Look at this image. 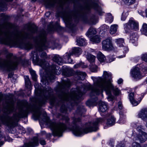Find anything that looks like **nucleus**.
Masks as SVG:
<instances>
[{
    "label": "nucleus",
    "instance_id": "1",
    "mask_svg": "<svg viewBox=\"0 0 147 147\" xmlns=\"http://www.w3.org/2000/svg\"><path fill=\"white\" fill-rule=\"evenodd\" d=\"M112 74L111 72L104 71L102 77H91V78L93 81V86L90 84L85 85L82 84V87H77L76 89H72L70 94L63 92V89L69 87L71 84L69 79H64L62 80V83L59 85L58 89V90L60 91V94L58 96L60 101L57 102V99L52 94V90L50 88V102L52 105L56 104L58 106L61 105V112L65 113L67 110L65 105V102L70 100H78L82 95L89 90L91 91L90 96L92 98L87 101L86 105L89 107L97 104L96 101L98 99L96 96L101 94L102 97H103V95L102 93L103 90L105 91L108 95V101H112L113 100L114 97L111 94V91L115 95H119L121 92L117 88L114 87L112 85Z\"/></svg>",
    "mask_w": 147,
    "mask_h": 147
},
{
    "label": "nucleus",
    "instance_id": "2",
    "mask_svg": "<svg viewBox=\"0 0 147 147\" xmlns=\"http://www.w3.org/2000/svg\"><path fill=\"white\" fill-rule=\"evenodd\" d=\"M46 32L44 31L37 38L36 42L39 45V51L32 52L30 55L33 63L39 65L45 71V74L41 80L43 84L45 86L48 85L55 78L54 74L59 75L61 72V69L58 66L54 65L49 66V63L45 61L44 59H39L38 56L39 51L46 49L49 47L48 43L46 41Z\"/></svg>",
    "mask_w": 147,
    "mask_h": 147
},
{
    "label": "nucleus",
    "instance_id": "3",
    "mask_svg": "<svg viewBox=\"0 0 147 147\" xmlns=\"http://www.w3.org/2000/svg\"><path fill=\"white\" fill-rule=\"evenodd\" d=\"M12 27V24L9 23L0 24V42L6 45H20L26 49H31L32 45L29 42L25 43L24 42L27 39H31L32 34L18 31L11 32L9 29Z\"/></svg>",
    "mask_w": 147,
    "mask_h": 147
},
{
    "label": "nucleus",
    "instance_id": "4",
    "mask_svg": "<svg viewBox=\"0 0 147 147\" xmlns=\"http://www.w3.org/2000/svg\"><path fill=\"white\" fill-rule=\"evenodd\" d=\"M9 100H5L6 107L4 111V113L0 116V120L3 123L7 126L13 127L16 124V123L21 118L26 117L29 109L26 107V110L21 109L17 114H15L12 117H10L8 115L12 112L14 109V103L13 96L10 95Z\"/></svg>",
    "mask_w": 147,
    "mask_h": 147
},
{
    "label": "nucleus",
    "instance_id": "5",
    "mask_svg": "<svg viewBox=\"0 0 147 147\" xmlns=\"http://www.w3.org/2000/svg\"><path fill=\"white\" fill-rule=\"evenodd\" d=\"M80 120L81 119L79 118H74L73 119V125L71 127H70L73 133L76 136H80L89 132L97 131L98 129V123L103 121V119H96L94 122L87 123L86 127L83 129L78 126L76 124L77 123L80 122Z\"/></svg>",
    "mask_w": 147,
    "mask_h": 147
},
{
    "label": "nucleus",
    "instance_id": "6",
    "mask_svg": "<svg viewBox=\"0 0 147 147\" xmlns=\"http://www.w3.org/2000/svg\"><path fill=\"white\" fill-rule=\"evenodd\" d=\"M43 121L50 127L53 134L55 136H61L67 128L66 125L64 123L60 122L56 123L51 121L46 115L45 116Z\"/></svg>",
    "mask_w": 147,
    "mask_h": 147
},
{
    "label": "nucleus",
    "instance_id": "7",
    "mask_svg": "<svg viewBox=\"0 0 147 147\" xmlns=\"http://www.w3.org/2000/svg\"><path fill=\"white\" fill-rule=\"evenodd\" d=\"M82 53L81 49L79 47H74L73 49L72 53H66L63 56V59L60 57L59 55H56L54 56L53 61L59 65H62L63 61L67 63L73 64L74 62L70 58L71 55L74 54L77 56H78Z\"/></svg>",
    "mask_w": 147,
    "mask_h": 147
},
{
    "label": "nucleus",
    "instance_id": "8",
    "mask_svg": "<svg viewBox=\"0 0 147 147\" xmlns=\"http://www.w3.org/2000/svg\"><path fill=\"white\" fill-rule=\"evenodd\" d=\"M12 53H8L6 59L0 62V69L3 70L10 71L15 69L18 63L17 61H12Z\"/></svg>",
    "mask_w": 147,
    "mask_h": 147
},
{
    "label": "nucleus",
    "instance_id": "9",
    "mask_svg": "<svg viewBox=\"0 0 147 147\" xmlns=\"http://www.w3.org/2000/svg\"><path fill=\"white\" fill-rule=\"evenodd\" d=\"M132 126L134 127H136L137 133L136 135H134L133 133L134 136L135 137L134 139V140H139L141 143L145 142L147 139V134L144 131V129L141 125H138V123H133L131 124Z\"/></svg>",
    "mask_w": 147,
    "mask_h": 147
},
{
    "label": "nucleus",
    "instance_id": "10",
    "mask_svg": "<svg viewBox=\"0 0 147 147\" xmlns=\"http://www.w3.org/2000/svg\"><path fill=\"white\" fill-rule=\"evenodd\" d=\"M123 27L126 33L129 32L132 30H137L139 29L138 23L134 18H131L127 23L123 24Z\"/></svg>",
    "mask_w": 147,
    "mask_h": 147
},
{
    "label": "nucleus",
    "instance_id": "11",
    "mask_svg": "<svg viewBox=\"0 0 147 147\" xmlns=\"http://www.w3.org/2000/svg\"><path fill=\"white\" fill-rule=\"evenodd\" d=\"M143 96L133 92L130 93L128 95L129 99L132 105L134 106L137 105L140 102Z\"/></svg>",
    "mask_w": 147,
    "mask_h": 147
},
{
    "label": "nucleus",
    "instance_id": "12",
    "mask_svg": "<svg viewBox=\"0 0 147 147\" xmlns=\"http://www.w3.org/2000/svg\"><path fill=\"white\" fill-rule=\"evenodd\" d=\"M76 17V15L75 13H67L63 17V19L66 24L67 26L71 29L74 27V25L72 23V18H75Z\"/></svg>",
    "mask_w": 147,
    "mask_h": 147
},
{
    "label": "nucleus",
    "instance_id": "13",
    "mask_svg": "<svg viewBox=\"0 0 147 147\" xmlns=\"http://www.w3.org/2000/svg\"><path fill=\"white\" fill-rule=\"evenodd\" d=\"M102 44V48L104 50H111L113 49L111 38L110 37L107 38L103 40Z\"/></svg>",
    "mask_w": 147,
    "mask_h": 147
},
{
    "label": "nucleus",
    "instance_id": "14",
    "mask_svg": "<svg viewBox=\"0 0 147 147\" xmlns=\"http://www.w3.org/2000/svg\"><path fill=\"white\" fill-rule=\"evenodd\" d=\"M131 76L134 79L138 80L141 78L144 75L141 73L138 67L133 68L131 72Z\"/></svg>",
    "mask_w": 147,
    "mask_h": 147
},
{
    "label": "nucleus",
    "instance_id": "15",
    "mask_svg": "<svg viewBox=\"0 0 147 147\" xmlns=\"http://www.w3.org/2000/svg\"><path fill=\"white\" fill-rule=\"evenodd\" d=\"M91 8H93L96 10L99 15H101L104 13V12L102 11L101 8L96 3L91 2L86 5V9H87L89 10Z\"/></svg>",
    "mask_w": 147,
    "mask_h": 147
},
{
    "label": "nucleus",
    "instance_id": "16",
    "mask_svg": "<svg viewBox=\"0 0 147 147\" xmlns=\"http://www.w3.org/2000/svg\"><path fill=\"white\" fill-rule=\"evenodd\" d=\"M30 110L33 112V119L34 120L39 119L41 114V111L40 107H34L30 109Z\"/></svg>",
    "mask_w": 147,
    "mask_h": 147
},
{
    "label": "nucleus",
    "instance_id": "17",
    "mask_svg": "<svg viewBox=\"0 0 147 147\" xmlns=\"http://www.w3.org/2000/svg\"><path fill=\"white\" fill-rule=\"evenodd\" d=\"M116 119L114 116L112 115H109L107 117V125L109 127L112 126L116 123Z\"/></svg>",
    "mask_w": 147,
    "mask_h": 147
},
{
    "label": "nucleus",
    "instance_id": "18",
    "mask_svg": "<svg viewBox=\"0 0 147 147\" xmlns=\"http://www.w3.org/2000/svg\"><path fill=\"white\" fill-rule=\"evenodd\" d=\"M138 117L144 120L147 119V108L142 109L139 112Z\"/></svg>",
    "mask_w": 147,
    "mask_h": 147
},
{
    "label": "nucleus",
    "instance_id": "19",
    "mask_svg": "<svg viewBox=\"0 0 147 147\" xmlns=\"http://www.w3.org/2000/svg\"><path fill=\"white\" fill-rule=\"evenodd\" d=\"M108 109L107 104L105 102L101 101L99 103V110L100 112H105Z\"/></svg>",
    "mask_w": 147,
    "mask_h": 147
},
{
    "label": "nucleus",
    "instance_id": "20",
    "mask_svg": "<svg viewBox=\"0 0 147 147\" xmlns=\"http://www.w3.org/2000/svg\"><path fill=\"white\" fill-rule=\"evenodd\" d=\"M85 54L86 56L87 59L90 63L91 64H94L96 58L93 55L88 53L86 54V53Z\"/></svg>",
    "mask_w": 147,
    "mask_h": 147
},
{
    "label": "nucleus",
    "instance_id": "21",
    "mask_svg": "<svg viewBox=\"0 0 147 147\" xmlns=\"http://www.w3.org/2000/svg\"><path fill=\"white\" fill-rule=\"evenodd\" d=\"M76 74L77 75V78L79 80H84L86 76V74L85 72L80 71H77Z\"/></svg>",
    "mask_w": 147,
    "mask_h": 147
},
{
    "label": "nucleus",
    "instance_id": "22",
    "mask_svg": "<svg viewBox=\"0 0 147 147\" xmlns=\"http://www.w3.org/2000/svg\"><path fill=\"white\" fill-rule=\"evenodd\" d=\"M76 42L78 45L80 46H84L86 45L85 39L81 37L77 38Z\"/></svg>",
    "mask_w": 147,
    "mask_h": 147
},
{
    "label": "nucleus",
    "instance_id": "23",
    "mask_svg": "<svg viewBox=\"0 0 147 147\" xmlns=\"http://www.w3.org/2000/svg\"><path fill=\"white\" fill-rule=\"evenodd\" d=\"M96 33V29L92 28H90L88 31L86 33V35L88 37H90L91 36L95 34Z\"/></svg>",
    "mask_w": 147,
    "mask_h": 147
},
{
    "label": "nucleus",
    "instance_id": "24",
    "mask_svg": "<svg viewBox=\"0 0 147 147\" xmlns=\"http://www.w3.org/2000/svg\"><path fill=\"white\" fill-rule=\"evenodd\" d=\"M24 79L26 87L30 90L31 87V84L29 76H25Z\"/></svg>",
    "mask_w": 147,
    "mask_h": 147
},
{
    "label": "nucleus",
    "instance_id": "25",
    "mask_svg": "<svg viewBox=\"0 0 147 147\" xmlns=\"http://www.w3.org/2000/svg\"><path fill=\"white\" fill-rule=\"evenodd\" d=\"M130 41L134 43L136 42L137 40V34L135 33H132L130 34Z\"/></svg>",
    "mask_w": 147,
    "mask_h": 147
},
{
    "label": "nucleus",
    "instance_id": "26",
    "mask_svg": "<svg viewBox=\"0 0 147 147\" xmlns=\"http://www.w3.org/2000/svg\"><path fill=\"white\" fill-rule=\"evenodd\" d=\"M115 42L117 45L120 47H123L124 44V39L122 38L115 39Z\"/></svg>",
    "mask_w": 147,
    "mask_h": 147
},
{
    "label": "nucleus",
    "instance_id": "27",
    "mask_svg": "<svg viewBox=\"0 0 147 147\" xmlns=\"http://www.w3.org/2000/svg\"><path fill=\"white\" fill-rule=\"evenodd\" d=\"M140 31L142 34L147 36V24L144 23L142 25Z\"/></svg>",
    "mask_w": 147,
    "mask_h": 147
},
{
    "label": "nucleus",
    "instance_id": "28",
    "mask_svg": "<svg viewBox=\"0 0 147 147\" xmlns=\"http://www.w3.org/2000/svg\"><path fill=\"white\" fill-rule=\"evenodd\" d=\"M118 27V25L114 24L112 25L110 27V33L111 34H115L116 31Z\"/></svg>",
    "mask_w": 147,
    "mask_h": 147
},
{
    "label": "nucleus",
    "instance_id": "29",
    "mask_svg": "<svg viewBox=\"0 0 147 147\" xmlns=\"http://www.w3.org/2000/svg\"><path fill=\"white\" fill-rule=\"evenodd\" d=\"M97 58L99 61L101 62H103L105 60H106V58L101 52L98 53L97 55Z\"/></svg>",
    "mask_w": 147,
    "mask_h": 147
},
{
    "label": "nucleus",
    "instance_id": "30",
    "mask_svg": "<svg viewBox=\"0 0 147 147\" xmlns=\"http://www.w3.org/2000/svg\"><path fill=\"white\" fill-rule=\"evenodd\" d=\"M113 17L111 13H108L106 17L105 21L107 23H111L113 21Z\"/></svg>",
    "mask_w": 147,
    "mask_h": 147
},
{
    "label": "nucleus",
    "instance_id": "31",
    "mask_svg": "<svg viewBox=\"0 0 147 147\" xmlns=\"http://www.w3.org/2000/svg\"><path fill=\"white\" fill-rule=\"evenodd\" d=\"M90 40L94 43H98L100 41V39L99 36L96 35L91 38Z\"/></svg>",
    "mask_w": 147,
    "mask_h": 147
},
{
    "label": "nucleus",
    "instance_id": "32",
    "mask_svg": "<svg viewBox=\"0 0 147 147\" xmlns=\"http://www.w3.org/2000/svg\"><path fill=\"white\" fill-rule=\"evenodd\" d=\"M125 116L122 115H120V118L117 121L118 123L120 124H124L125 121Z\"/></svg>",
    "mask_w": 147,
    "mask_h": 147
},
{
    "label": "nucleus",
    "instance_id": "33",
    "mask_svg": "<svg viewBox=\"0 0 147 147\" xmlns=\"http://www.w3.org/2000/svg\"><path fill=\"white\" fill-rule=\"evenodd\" d=\"M74 68L75 69L78 68L80 67H81L82 68L86 67L87 66L84 65V63L83 62H81L80 63H77L74 65Z\"/></svg>",
    "mask_w": 147,
    "mask_h": 147
},
{
    "label": "nucleus",
    "instance_id": "34",
    "mask_svg": "<svg viewBox=\"0 0 147 147\" xmlns=\"http://www.w3.org/2000/svg\"><path fill=\"white\" fill-rule=\"evenodd\" d=\"M97 22V19L95 17H94L91 18L90 20L87 22L90 24H95Z\"/></svg>",
    "mask_w": 147,
    "mask_h": 147
},
{
    "label": "nucleus",
    "instance_id": "35",
    "mask_svg": "<svg viewBox=\"0 0 147 147\" xmlns=\"http://www.w3.org/2000/svg\"><path fill=\"white\" fill-rule=\"evenodd\" d=\"M115 57L111 55L108 56L106 58V61L108 62H111L114 61Z\"/></svg>",
    "mask_w": 147,
    "mask_h": 147
},
{
    "label": "nucleus",
    "instance_id": "36",
    "mask_svg": "<svg viewBox=\"0 0 147 147\" xmlns=\"http://www.w3.org/2000/svg\"><path fill=\"white\" fill-rule=\"evenodd\" d=\"M62 74L63 75L67 76H71L70 71L67 69L63 70L62 72Z\"/></svg>",
    "mask_w": 147,
    "mask_h": 147
},
{
    "label": "nucleus",
    "instance_id": "37",
    "mask_svg": "<svg viewBox=\"0 0 147 147\" xmlns=\"http://www.w3.org/2000/svg\"><path fill=\"white\" fill-rule=\"evenodd\" d=\"M37 27L35 26H31L29 27V31L31 33H34L36 32L37 30Z\"/></svg>",
    "mask_w": 147,
    "mask_h": 147
},
{
    "label": "nucleus",
    "instance_id": "38",
    "mask_svg": "<svg viewBox=\"0 0 147 147\" xmlns=\"http://www.w3.org/2000/svg\"><path fill=\"white\" fill-rule=\"evenodd\" d=\"M90 69L93 72H96L97 71V67L94 64H91Z\"/></svg>",
    "mask_w": 147,
    "mask_h": 147
},
{
    "label": "nucleus",
    "instance_id": "39",
    "mask_svg": "<svg viewBox=\"0 0 147 147\" xmlns=\"http://www.w3.org/2000/svg\"><path fill=\"white\" fill-rule=\"evenodd\" d=\"M30 72L32 79L34 81H36L37 78V75L35 73V71L33 70H30Z\"/></svg>",
    "mask_w": 147,
    "mask_h": 147
},
{
    "label": "nucleus",
    "instance_id": "40",
    "mask_svg": "<svg viewBox=\"0 0 147 147\" xmlns=\"http://www.w3.org/2000/svg\"><path fill=\"white\" fill-rule=\"evenodd\" d=\"M141 59L142 60L147 63V53L142 54L141 55Z\"/></svg>",
    "mask_w": 147,
    "mask_h": 147
},
{
    "label": "nucleus",
    "instance_id": "41",
    "mask_svg": "<svg viewBox=\"0 0 147 147\" xmlns=\"http://www.w3.org/2000/svg\"><path fill=\"white\" fill-rule=\"evenodd\" d=\"M123 1L125 4L129 5L134 3L135 0H123Z\"/></svg>",
    "mask_w": 147,
    "mask_h": 147
},
{
    "label": "nucleus",
    "instance_id": "42",
    "mask_svg": "<svg viewBox=\"0 0 147 147\" xmlns=\"http://www.w3.org/2000/svg\"><path fill=\"white\" fill-rule=\"evenodd\" d=\"M84 111H85V110L83 106H81L80 108H78L77 110V111L80 114Z\"/></svg>",
    "mask_w": 147,
    "mask_h": 147
},
{
    "label": "nucleus",
    "instance_id": "43",
    "mask_svg": "<svg viewBox=\"0 0 147 147\" xmlns=\"http://www.w3.org/2000/svg\"><path fill=\"white\" fill-rule=\"evenodd\" d=\"M62 119L65 120L66 123H68V121L69 120V119L68 117L67 116H62Z\"/></svg>",
    "mask_w": 147,
    "mask_h": 147
},
{
    "label": "nucleus",
    "instance_id": "44",
    "mask_svg": "<svg viewBox=\"0 0 147 147\" xmlns=\"http://www.w3.org/2000/svg\"><path fill=\"white\" fill-rule=\"evenodd\" d=\"M6 5L5 4H1L0 5V8L1 11H4L6 10Z\"/></svg>",
    "mask_w": 147,
    "mask_h": 147
},
{
    "label": "nucleus",
    "instance_id": "45",
    "mask_svg": "<svg viewBox=\"0 0 147 147\" xmlns=\"http://www.w3.org/2000/svg\"><path fill=\"white\" fill-rule=\"evenodd\" d=\"M132 147H141L140 144L138 143L134 142L132 144Z\"/></svg>",
    "mask_w": 147,
    "mask_h": 147
},
{
    "label": "nucleus",
    "instance_id": "46",
    "mask_svg": "<svg viewBox=\"0 0 147 147\" xmlns=\"http://www.w3.org/2000/svg\"><path fill=\"white\" fill-rule=\"evenodd\" d=\"M127 17V16H126V14L125 13H123L121 17V20L123 21H125Z\"/></svg>",
    "mask_w": 147,
    "mask_h": 147
},
{
    "label": "nucleus",
    "instance_id": "47",
    "mask_svg": "<svg viewBox=\"0 0 147 147\" xmlns=\"http://www.w3.org/2000/svg\"><path fill=\"white\" fill-rule=\"evenodd\" d=\"M40 144L42 145H45L46 142L45 140L43 139H41L39 140Z\"/></svg>",
    "mask_w": 147,
    "mask_h": 147
},
{
    "label": "nucleus",
    "instance_id": "48",
    "mask_svg": "<svg viewBox=\"0 0 147 147\" xmlns=\"http://www.w3.org/2000/svg\"><path fill=\"white\" fill-rule=\"evenodd\" d=\"M142 71L144 73V74H147V65L146 66L142 67Z\"/></svg>",
    "mask_w": 147,
    "mask_h": 147
},
{
    "label": "nucleus",
    "instance_id": "49",
    "mask_svg": "<svg viewBox=\"0 0 147 147\" xmlns=\"http://www.w3.org/2000/svg\"><path fill=\"white\" fill-rule=\"evenodd\" d=\"M46 54L45 52H43L40 55L41 58H45L46 57Z\"/></svg>",
    "mask_w": 147,
    "mask_h": 147
},
{
    "label": "nucleus",
    "instance_id": "50",
    "mask_svg": "<svg viewBox=\"0 0 147 147\" xmlns=\"http://www.w3.org/2000/svg\"><path fill=\"white\" fill-rule=\"evenodd\" d=\"M118 108L120 109H122V103L121 102H119L118 103Z\"/></svg>",
    "mask_w": 147,
    "mask_h": 147
},
{
    "label": "nucleus",
    "instance_id": "51",
    "mask_svg": "<svg viewBox=\"0 0 147 147\" xmlns=\"http://www.w3.org/2000/svg\"><path fill=\"white\" fill-rule=\"evenodd\" d=\"M123 50L125 51V53H127L128 51V47L126 46L124 47L123 48Z\"/></svg>",
    "mask_w": 147,
    "mask_h": 147
},
{
    "label": "nucleus",
    "instance_id": "52",
    "mask_svg": "<svg viewBox=\"0 0 147 147\" xmlns=\"http://www.w3.org/2000/svg\"><path fill=\"white\" fill-rule=\"evenodd\" d=\"M105 28L106 29H108V28H109V26H107V25H103L102 26H101V28H102V30H105V29H103L102 28Z\"/></svg>",
    "mask_w": 147,
    "mask_h": 147
},
{
    "label": "nucleus",
    "instance_id": "53",
    "mask_svg": "<svg viewBox=\"0 0 147 147\" xmlns=\"http://www.w3.org/2000/svg\"><path fill=\"white\" fill-rule=\"evenodd\" d=\"M123 81V80L122 79L120 78L117 81V83L119 84H120Z\"/></svg>",
    "mask_w": 147,
    "mask_h": 147
},
{
    "label": "nucleus",
    "instance_id": "54",
    "mask_svg": "<svg viewBox=\"0 0 147 147\" xmlns=\"http://www.w3.org/2000/svg\"><path fill=\"white\" fill-rule=\"evenodd\" d=\"M51 136V134L50 133L47 134L46 135V136L48 138H50Z\"/></svg>",
    "mask_w": 147,
    "mask_h": 147
},
{
    "label": "nucleus",
    "instance_id": "55",
    "mask_svg": "<svg viewBox=\"0 0 147 147\" xmlns=\"http://www.w3.org/2000/svg\"><path fill=\"white\" fill-rule=\"evenodd\" d=\"M144 13L143 12L140 11H138V13L140 14L141 15V16H144V15H143V13Z\"/></svg>",
    "mask_w": 147,
    "mask_h": 147
},
{
    "label": "nucleus",
    "instance_id": "56",
    "mask_svg": "<svg viewBox=\"0 0 147 147\" xmlns=\"http://www.w3.org/2000/svg\"><path fill=\"white\" fill-rule=\"evenodd\" d=\"M50 28H53V22H51L50 23V25L49 26Z\"/></svg>",
    "mask_w": 147,
    "mask_h": 147
},
{
    "label": "nucleus",
    "instance_id": "57",
    "mask_svg": "<svg viewBox=\"0 0 147 147\" xmlns=\"http://www.w3.org/2000/svg\"><path fill=\"white\" fill-rule=\"evenodd\" d=\"M125 57V55H123L119 56L118 57L119 58H122L123 57Z\"/></svg>",
    "mask_w": 147,
    "mask_h": 147
},
{
    "label": "nucleus",
    "instance_id": "58",
    "mask_svg": "<svg viewBox=\"0 0 147 147\" xmlns=\"http://www.w3.org/2000/svg\"><path fill=\"white\" fill-rule=\"evenodd\" d=\"M116 147H124V146H121L120 144H119Z\"/></svg>",
    "mask_w": 147,
    "mask_h": 147
},
{
    "label": "nucleus",
    "instance_id": "59",
    "mask_svg": "<svg viewBox=\"0 0 147 147\" xmlns=\"http://www.w3.org/2000/svg\"><path fill=\"white\" fill-rule=\"evenodd\" d=\"M4 144V142L2 141L0 142V146L3 145Z\"/></svg>",
    "mask_w": 147,
    "mask_h": 147
},
{
    "label": "nucleus",
    "instance_id": "60",
    "mask_svg": "<svg viewBox=\"0 0 147 147\" xmlns=\"http://www.w3.org/2000/svg\"><path fill=\"white\" fill-rule=\"evenodd\" d=\"M146 16L147 17V9L146 10Z\"/></svg>",
    "mask_w": 147,
    "mask_h": 147
},
{
    "label": "nucleus",
    "instance_id": "61",
    "mask_svg": "<svg viewBox=\"0 0 147 147\" xmlns=\"http://www.w3.org/2000/svg\"><path fill=\"white\" fill-rule=\"evenodd\" d=\"M11 74H9L8 75V77H11Z\"/></svg>",
    "mask_w": 147,
    "mask_h": 147
},
{
    "label": "nucleus",
    "instance_id": "62",
    "mask_svg": "<svg viewBox=\"0 0 147 147\" xmlns=\"http://www.w3.org/2000/svg\"><path fill=\"white\" fill-rule=\"evenodd\" d=\"M143 147H147V145H144Z\"/></svg>",
    "mask_w": 147,
    "mask_h": 147
},
{
    "label": "nucleus",
    "instance_id": "63",
    "mask_svg": "<svg viewBox=\"0 0 147 147\" xmlns=\"http://www.w3.org/2000/svg\"><path fill=\"white\" fill-rule=\"evenodd\" d=\"M5 1H12V0H5Z\"/></svg>",
    "mask_w": 147,
    "mask_h": 147
},
{
    "label": "nucleus",
    "instance_id": "64",
    "mask_svg": "<svg viewBox=\"0 0 147 147\" xmlns=\"http://www.w3.org/2000/svg\"><path fill=\"white\" fill-rule=\"evenodd\" d=\"M146 127H147V122H146Z\"/></svg>",
    "mask_w": 147,
    "mask_h": 147
}]
</instances>
